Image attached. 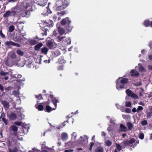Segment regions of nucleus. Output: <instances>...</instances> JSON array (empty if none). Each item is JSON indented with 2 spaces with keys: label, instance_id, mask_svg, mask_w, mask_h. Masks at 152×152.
I'll list each match as a JSON object with an SVG mask.
<instances>
[{
  "label": "nucleus",
  "instance_id": "f257e3e1",
  "mask_svg": "<svg viewBox=\"0 0 152 152\" xmlns=\"http://www.w3.org/2000/svg\"><path fill=\"white\" fill-rule=\"evenodd\" d=\"M136 140L135 139L132 138L129 140H126L123 141V145L124 147L130 146L131 147H133V148H134L139 143V140L136 142Z\"/></svg>",
  "mask_w": 152,
  "mask_h": 152
},
{
  "label": "nucleus",
  "instance_id": "f03ea898",
  "mask_svg": "<svg viewBox=\"0 0 152 152\" xmlns=\"http://www.w3.org/2000/svg\"><path fill=\"white\" fill-rule=\"evenodd\" d=\"M68 5V4L67 1L64 0V1L61 0H58L57 1L56 7L57 10L59 11L63 10Z\"/></svg>",
  "mask_w": 152,
  "mask_h": 152
},
{
  "label": "nucleus",
  "instance_id": "7ed1b4c3",
  "mask_svg": "<svg viewBox=\"0 0 152 152\" xmlns=\"http://www.w3.org/2000/svg\"><path fill=\"white\" fill-rule=\"evenodd\" d=\"M50 97L52 99L54 105H55V107L53 108L48 105H46L45 111L48 113H50L51 111L53 110H55L56 109L57 105V103L58 102V100L56 99L55 97H53V95H50Z\"/></svg>",
  "mask_w": 152,
  "mask_h": 152
},
{
  "label": "nucleus",
  "instance_id": "20e7f679",
  "mask_svg": "<svg viewBox=\"0 0 152 152\" xmlns=\"http://www.w3.org/2000/svg\"><path fill=\"white\" fill-rule=\"evenodd\" d=\"M119 78H118V80H117V84L116 85V88L119 90L124 88V86L121 85V83L122 84H126L129 82V80L127 78L125 77L122 79L120 81H119Z\"/></svg>",
  "mask_w": 152,
  "mask_h": 152
},
{
  "label": "nucleus",
  "instance_id": "39448f33",
  "mask_svg": "<svg viewBox=\"0 0 152 152\" xmlns=\"http://www.w3.org/2000/svg\"><path fill=\"white\" fill-rule=\"evenodd\" d=\"M20 12V11L16 12V10H12L11 11H8L6 12L4 15L3 17L5 18H7L10 15H16L18 14V13Z\"/></svg>",
  "mask_w": 152,
  "mask_h": 152
},
{
  "label": "nucleus",
  "instance_id": "423d86ee",
  "mask_svg": "<svg viewBox=\"0 0 152 152\" xmlns=\"http://www.w3.org/2000/svg\"><path fill=\"white\" fill-rule=\"evenodd\" d=\"M126 92L127 95L129 97H132L135 99L138 98V96L136 94L133 93L132 91L129 89H126Z\"/></svg>",
  "mask_w": 152,
  "mask_h": 152
},
{
  "label": "nucleus",
  "instance_id": "0eeeda50",
  "mask_svg": "<svg viewBox=\"0 0 152 152\" xmlns=\"http://www.w3.org/2000/svg\"><path fill=\"white\" fill-rule=\"evenodd\" d=\"M79 143L80 144H85L88 142V137L87 136H81L78 140Z\"/></svg>",
  "mask_w": 152,
  "mask_h": 152
},
{
  "label": "nucleus",
  "instance_id": "6e6552de",
  "mask_svg": "<svg viewBox=\"0 0 152 152\" xmlns=\"http://www.w3.org/2000/svg\"><path fill=\"white\" fill-rule=\"evenodd\" d=\"M44 143L42 145V151L40 152H51L53 150V149L51 148H49L45 145V142H44Z\"/></svg>",
  "mask_w": 152,
  "mask_h": 152
},
{
  "label": "nucleus",
  "instance_id": "1a4fd4ad",
  "mask_svg": "<svg viewBox=\"0 0 152 152\" xmlns=\"http://www.w3.org/2000/svg\"><path fill=\"white\" fill-rule=\"evenodd\" d=\"M57 28L58 30V32L59 34L63 35L66 34L65 30L63 28L60 27V24L57 23L56 25Z\"/></svg>",
  "mask_w": 152,
  "mask_h": 152
},
{
  "label": "nucleus",
  "instance_id": "9d476101",
  "mask_svg": "<svg viewBox=\"0 0 152 152\" xmlns=\"http://www.w3.org/2000/svg\"><path fill=\"white\" fill-rule=\"evenodd\" d=\"M130 75L132 77H137L139 76L140 73L135 69H133L130 72Z\"/></svg>",
  "mask_w": 152,
  "mask_h": 152
},
{
  "label": "nucleus",
  "instance_id": "9b49d317",
  "mask_svg": "<svg viewBox=\"0 0 152 152\" xmlns=\"http://www.w3.org/2000/svg\"><path fill=\"white\" fill-rule=\"evenodd\" d=\"M71 22V21L69 20L68 17L62 19L61 21V24L63 26L66 23H67L69 25Z\"/></svg>",
  "mask_w": 152,
  "mask_h": 152
},
{
  "label": "nucleus",
  "instance_id": "f8f14e48",
  "mask_svg": "<svg viewBox=\"0 0 152 152\" xmlns=\"http://www.w3.org/2000/svg\"><path fill=\"white\" fill-rule=\"evenodd\" d=\"M0 75L2 76H4V77L3 78L5 80H7L9 79V77L8 75H9V72H4L3 71H1L0 72Z\"/></svg>",
  "mask_w": 152,
  "mask_h": 152
},
{
  "label": "nucleus",
  "instance_id": "ddd939ff",
  "mask_svg": "<svg viewBox=\"0 0 152 152\" xmlns=\"http://www.w3.org/2000/svg\"><path fill=\"white\" fill-rule=\"evenodd\" d=\"M26 34H20L19 36L17 39L15 38L14 40L16 42H18L21 40H26V38L23 37Z\"/></svg>",
  "mask_w": 152,
  "mask_h": 152
},
{
  "label": "nucleus",
  "instance_id": "4468645a",
  "mask_svg": "<svg viewBox=\"0 0 152 152\" xmlns=\"http://www.w3.org/2000/svg\"><path fill=\"white\" fill-rule=\"evenodd\" d=\"M9 129L10 132H16L18 131V128L15 125H12L10 127Z\"/></svg>",
  "mask_w": 152,
  "mask_h": 152
},
{
  "label": "nucleus",
  "instance_id": "2eb2a0df",
  "mask_svg": "<svg viewBox=\"0 0 152 152\" xmlns=\"http://www.w3.org/2000/svg\"><path fill=\"white\" fill-rule=\"evenodd\" d=\"M9 118L10 120H13L16 119L17 116L13 112H12L10 114L8 115Z\"/></svg>",
  "mask_w": 152,
  "mask_h": 152
},
{
  "label": "nucleus",
  "instance_id": "dca6fc26",
  "mask_svg": "<svg viewBox=\"0 0 152 152\" xmlns=\"http://www.w3.org/2000/svg\"><path fill=\"white\" fill-rule=\"evenodd\" d=\"M120 131L124 132H127L128 131V128L122 124L120 125Z\"/></svg>",
  "mask_w": 152,
  "mask_h": 152
},
{
  "label": "nucleus",
  "instance_id": "f3484780",
  "mask_svg": "<svg viewBox=\"0 0 152 152\" xmlns=\"http://www.w3.org/2000/svg\"><path fill=\"white\" fill-rule=\"evenodd\" d=\"M61 138L63 140H66L68 138V135L67 133L63 132L61 134Z\"/></svg>",
  "mask_w": 152,
  "mask_h": 152
},
{
  "label": "nucleus",
  "instance_id": "a211bd4d",
  "mask_svg": "<svg viewBox=\"0 0 152 152\" xmlns=\"http://www.w3.org/2000/svg\"><path fill=\"white\" fill-rule=\"evenodd\" d=\"M63 41L66 43L63 45V46L65 47L66 45H70L71 43V40L69 38H66Z\"/></svg>",
  "mask_w": 152,
  "mask_h": 152
},
{
  "label": "nucleus",
  "instance_id": "6ab92c4d",
  "mask_svg": "<svg viewBox=\"0 0 152 152\" xmlns=\"http://www.w3.org/2000/svg\"><path fill=\"white\" fill-rule=\"evenodd\" d=\"M62 35H60L58 36L56 38V40L58 42H60L64 38L66 37L65 36H62Z\"/></svg>",
  "mask_w": 152,
  "mask_h": 152
},
{
  "label": "nucleus",
  "instance_id": "aec40b11",
  "mask_svg": "<svg viewBox=\"0 0 152 152\" xmlns=\"http://www.w3.org/2000/svg\"><path fill=\"white\" fill-rule=\"evenodd\" d=\"M29 43L32 45H34L38 42V39H31L29 41Z\"/></svg>",
  "mask_w": 152,
  "mask_h": 152
},
{
  "label": "nucleus",
  "instance_id": "412c9836",
  "mask_svg": "<svg viewBox=\"0 0 152 152\" xmlns=\"http://www.w3.org/2000/svg\"><path fill=\"white\" fill-rule=\"evenodd\" d=\"M47 45L50 49L53 48V42L50 40L48 41L46 43Z\"/></svg>",
  "mask_w": 152,
  "mask_h": 152
},
{
  "label": "nucleus",
  "instance_id": "4be33fe9",
  "mask_svg": "<svg viewBox=\"0 0 152 152\" xmlns=\"http://www.w3.org/2000/svg\"><path fill=\"white\" fill-rule=\"evenodd\" d=\"M151 22L149 20H146L144 22L143 25L146 27L150 26Z\"/></svg>",
  "mask_w": 152,
  "mask_h": 152
},
{
  "label": "nucleus",
  "instance_id": "5701e85b",
  "mask_svg": "<svg viewBox=\"0 0 152 152\" xmlns=\"http://www.w3.org/2000/svg\"><path fill=\"white\" fill-rule=\"evenodd\" d=\"M31 7L30 4L27 3L26 4L25 7L24 8L23 10L25 11L26 10L28 11H30L31 10Z\"/></svg>",
  "mask_w": 152,
  "mask_h": 152
},
{
  "label": "nucleus",
  "instance_id": "b1692460",
  "mask_svg": "<svg viewBox=\"0 0 152 152\" xmlns=\"http://www.w3.org/2000/svg\"><path fill=\"white\" fill-rule=\"evenodd\" d=\"M34 62L32 59L29 60L28 64L27 65V67L29 68L34 67Z\"/></svg>",
  "mask_w": 152,
  "mask_h": 152
},
{
  "label": "nucleus",
  "instance_id": "393cba45",
  "mask_svg": "<svg viewBox=\"0 0 152 152\" xmlns=\"http://www.w3.org/2000/svg\"><path fill=\"white\" fill-rule=\"evenodd\" d=\"M41 50L42 54H43L45 55H46L47 53L48 52V50L47 48L44 47L41 49Z\"/></svg>",
  "mask_w": 152,
  "mask_h": 152
},
{
  "label": "nucleus",
  "instance_id": "a878e982",
  "mask_svg": "<svg viewBox=\"0 0 152 152\" xmlns=\"http://www.w3.org/2000/svg\"><path fill=\"white\" fill-rule=\"evenodd\" d=\"M126 125L128 127V130H131L133 127L134 125L130 122H128L126 123Z\"/></svg>",
  "mask_w": 152,
  "mask_h": 152
},
{
  "label": "nucleus",
  "instance_id": "bb28decb",
  "mask_svg": "<svg viewBox=\"0 0 152 152\" xmlns=\"http://www.w3.org/2000/svg\"><path fill=\"white\" fill-rule=\"evenodd\" d=\"M2 104L4 106V108L5 109H8L9 107V103L6 101H2Z\"/></svg>",
  "mask_w": 152,
  "mask_h": 152
},
{
  "label": "nucleus",
  "instance_id": "cd10ccee",
  "mask_svg": "<svg viewBox=\"0 0 152 152\" xmlns=\"http://www.w3.org/2000/svg\"><path fill=\"white\" fill-rule=\"evenodd\" d=\"M9 56L12 59L16 58V56L14 52H10L8 53Z\"/></svg>",
  "mask_w": 152,
  "mask_h": 152
},
{
  "label": "nucleus",
  "instance_id": "c85d7f7f",
  "mask_svg": "<svg viewBox=\"0 0 152 152\" xmlns=\"http://www.w3.org/2000/svg\"><path fill=\"white\" fill-rule=\"evenodd\" d=\"M35 107L39 111L42 110L43 109V106L41 104H40L38 105L36 104L35 105Z\"/></svg>",
  "mask_w": 152,
  "mask_h": 152
},
{
  "label": "nucleus",
  "instance_id": "c756f323",
  "mask_svg": "<svg viewBox=\"0 0 152 152\" xmlns=\"http://www.w3.org/2000/svg\"><path fill=\"white\" fill-rule=\"evenodd\" d=\"M45 26H53V22L52 20H50L49 23L45 22Z\"/></svg>",
  "mask_w": 152,
  "mask_h": 152
},
{
  "label": "nucleus",
  "instance_id": "7c9ffc66",
  "mask_svg": "<svg viewBox=\"0 0 152 152\" xmlns=\"http://www.w3.org/2000/svg\"><path fill=\"white\" fill-rule=\"evenodd\" d=\"M58 62L60 64H62L65 63L66 61L64 60L63 57H61L59 58Z\"/></svg>",
  "mask_w": 152,
  "mask_h": 152
},
{
  "label": "nucleus",
  "instance_id": "2f4dec72",
  "mask_svg": "<svg viewBox=\"0 0 152 152\" xmlns=\"http://www.w3.org/2000/svg\"><path fill=\"white\" fill-rule=\"evenodd\" d=\"M42 45H43L41 43L37 44L35 46V50H38Z\"/></svg>",
  "mask_w": 152,
  "mask_h": 152
},
{
  "label": "nucleus",
  "instance_id": "473e14b6",
  "mask_svg": "<svg viewBox=\"0 0 152 152\" xmlns=\"http://www.w3.org/2000/svg\"><path fill=\"white\" fill-rule=\"evenodd\" d=\"M66 122H68L67 121H65L63 123L61 124H60V125H58L56 127V128L58 129H61V128H62L64 126L66 125L65 123H66Z\"/></svg>",
  "mask_w": 152,
  "mask_h": 152
},
{
  "label": "nucleus",
  "instance_id": "72a5a7b5",
  "mask_svg": "<svg viewBox=\"0 0 152 152\" xmlns=\"http://www.w3.org/2000/svg\"><path fill=\"white\" fill-rule=\"evenodd\" d=\"M103 148L101 147H99L96 149V152H103Z\"/></svg>",
  "mask_w": 152,
  "mask_h": 152
},
{
  "label": "nucleus",
  "instance_id": "f704fd0d",
  "mask_svg": "<svg viewBox=\"0 0 152 152\" xmlns=\"http://www.w3.org/2000/svg\"><path fill=\"white\" fill-rule=\"evenodd\" d=\"M17 53L20 56H22L24 54L23 52L20 49H18L16 50Z\"/></svg>",
  "mask_w": 152,
  "mask_h": 152
},
{
  "label": "nucleus",
  "instance_id": "c9c22d12",
  "mask_svg": "<svg viewBox=\"0 0 152 152\" xmlns=\"http://www.w3.org/2000/svg\"><path fill=\"white\" fill-rule=\"evenodd\" d=\"M77 135V134L76 132H73V133L71 134L72 140H76Z\"/></svg>",
  "mask_w": 152,
  "mask_h": 152
},
{
  "label": "nucleus",
  "instance_id": "e433bc0d",
  "mask_svg": "<svg viewBox=\"0 0 152 152\" xmlns=\"http://www.w3.org/2000/svg\"><path fill=\"white\" fill-rule=\"evenodd\" d=\"M66 14V12L65 11H62L59 12H58L57 14L59 15H64Z\"/></svg>",
  "mask_w": 152,
  "mask_h": 152
},
{
  "label": "nucleus",
  "instance_id": "4c0bfd02",
  "mask_svg": "<svg viewBox=\"0 0 152 152\" xmlns=\"http://www.w3.org/2000/svg\"><path fill=\"white\" fill-rule=\"evenodd\" d=\"M13 42L12 41H7L5 43V44L6 45H7V46H9L10 45H13Z\"/></svg>",
  "mask_w": 152,
  "mask_h": 152
},
{
  "label": "nucleus",
  "instance_id": "58836bf2",
  "mask_svg": "<svg viewBox=\"0 0 152 152\" xmlns=\"http://www.w3.org/2000/svg\"><path fill=\"white\" fill-rule=\"evenodd\" d=\"M53 54L54 56H57L60 54V52L59 50H57L53 53Z\"/></svg>",
  "mask_w": 152,
  "mask_h": 152
},
{
  "label": "nucleus",
  "instance_id": "ea45409f",
  "mask_svg": "<svg viewBox=\"0 0 152 152\" xmlns=\"http://www.w3.org/2000/svg\"><path fill=\"white\" fill-rule=\"evenodd\" d=\"M105 144L107 146H110L112 145V142L109 140H107L105 142Z\"/></svg>",
  "mask_w": 152,
  "mask_h": 152
},
{
  "label": "nucleus",
  "instance_id": "a19ab883",
  "mask_svg": "<svg viewBox=\"0 0 152 152\" xmlns=\"http://www.w3.org/2000/svg\"><path fill=\"white\" fill-rule=\"evenodd\" d=\"M125 103V106L126 107H131V103L130 102H126Z\"/></svg>",
  "mask_w": 152,
  "mask_h": 152
},
{
  "label": "nucleus",
  "instance_id": "79ce46f5",
  "mask_svg": "<svg viewBox=\"0 0 152 152\" xmlns=\"http://www.w3.org/2000/svg\"><path fill=\"white\" fill-rule=\"evenodd\" d=\"M14 26L13 25H11L9 27V31L11 32L14 31Z\"/></svg>",
  "mask_w": 152,
  "mask_h": 152
},
{
  "label": "nucleus",
  "instance_id": "37998d69",
  "mask_svg": "<svg viewBox=\"0 0 152 152\" xmlns=\"http://www.w3.org/2000/svg\"><path fill=\"white\" fill-rule=\"evenodd\" d=\"M58 34L57 30H54L52 33V36L53 37H56Z\"/></svg>",
  "mask_w": 152,
  "mask_h": 152
},
{
  "label": "nucleus",
  "instance_id": "c03bdc74",
  "mask_svg": "<svg viewBox=\"0 0 152 152\" xmlns=\"http://www.w3.org/2000/svg\"><path fill=\"white\" fill-rule=\"evenodd\" d=\"M142 83L141 82H137L135 83H134L133 85L135 86H140L142 85Z\"/></svg>",
  "mask_w": 152,
  "mask_h": 152
},
{
  "label": "nucleus",
  "instance_id": "a18cd8bd",
  "mask_svg": "<svg viewBox=\"0 0 152 152\" xmlns=\"http://www.w3.org/2000/svg\"><path fill=\"white\" fill-rule=\"evenodd\" d=\"M141 124L142 126H145L148 124V122L147 121L144 120L142 121L141 122Z\"/></svg>",
  "mask_w": 152,
  "mask_h": 152
},
{
  "label": "nucleus",
  "instance_id": "49530a36",
  "mask_svg": "<svg viewBox=\"0 0 152 152\" xmlns=\"http://www.w3.org/2000/svg\"><path fill=\"white\" fill-rule=\"evenodd\" d=\"M144 135L143 133H140L139 135V137L141 140H143L144 138Z\"/></svg>",
  "mask_w": 152,
  "mask_h": 152
},
{
  "label": "nucleus",
  "instance_id": "de8ad7c7",
  "mask_svg": "<svg viewBox=\"0 0 152 152\" xmlns=\"http://www.w3.org/2000/svg\"><path fill=\"white\" fill-rule=\"evenodd\" d=\"M116 148L119 151H121L122 148L121 146L119 144H116Z\"/></svg>",
  "mask_w": 152,
  "mask_h": 152
},
{
  "label": "nucleus",
  "instance_id": "09e8293b",
  "mask_svg": "<svg viewBox=\"0 0 152 152\" xmlns=\"http://www.w3.org/2000/svg\"><path fill=\"white\" fill-rule=\"evenodd\" d=\"M146 114L147 115V118H150L152 116V113L151 112H147Z\"/></svg>",
  "mask_w": 152,
  "mask_h": 152
},
{
  "label": "nucleus",
  "instance_id": "8fccbe9b",
  "mask_svg": "<svg viewBox=\"0 0 152 152\" xmlns=\"http://www.w3.org/2000/svg\"><path fill=\"white\" fill-rule=\"evenodd\" d=\"M143 109V107L141 106H139L137 109V113H139L140 111L142 110Z\"/></svg>",
  "mask_w": 152,
  "mask_h": 152
},
{
  "label": "nucleus",
  "instance_id": "3c124183",
  "mask_svg": "<svg viewBox=\"0 0 152 152\" xmlns=\"http://www.w3.org/2000/svg\"><path fill=\"white\" fill-rule=\"evenodd\" d=\"M22 123L20 121H16L14 122V124L17 126H20L22 125Z\"/></svg>",
  "mask_w": 152,
  "mask_h": 152
},
{
  "label": "nucleus",
  "instance_id": "603ef678",
  "mask_svg": "<svg viewBox=\"0 0 152 152\" xmlns=\"http://www.w3.org/2000/svg\"><path fill=\"white\" fill-rule=\"evenodd\" d=\"M125 112L127 113H131V110L129 108H126L125 110Z\"/></svg>",
  "mask_w": 152,
  "mask_h": 152
},
{
  "label": "nucleus",
  "instance_id": "864d4df0",
  "mask_svg": "<svg viewBox=\"0 0 152 152\" xmlns=\"http://www.w3.org/2000/svg\"><path fill=\"white\" fill-rule=\"evenodd\" d=\"M0 35L3 38H4L5 37V36L2 33L1 30H0Z\"/></svg>",
  "mask_w": 152,
  "mask_h": 152
},
{
  "label": "nucleus",
  "instance_id": "5fc2aeb1",
  "mask_svg": "<svg viewBox=\"0 0 152 152\" xmlns=\"http://www.w3.org/2000/svg\"><path fill=\"white\" fill-rule=\"evenodd\" d=\"M94 145V142H91L90 143V148H89L90 150V151L91 150L92 148Z\"/></svg>",
  "mask_w": 152,
  "mask_h": 152
},
{
  "label": "nucleus",
  "instance_id": "6e6d98bb",
  "mask_svg": "<svg viewBox=\"0 0 152 152\" xmlns=\"http://www.w3.org/2000/svg\"><path fill=\"white\" fill-rule=\"evenodd\" d=\"M12 89V87L11 86H8L5 88V90L6 91H9Z\"/></svg>",
  "mask_w": 152,
  "mask_h": 152
},
{
  "label": "nucleus",
  "instance_id": "4d7b16f0",
  "mask_svg": "<svg viewBox=\"0 0 152 152\" xmlns=\"http://www.w3.org/2000/svg\"><path fill=\"white\" fill-rule=\"evenodd\" d=\"M2 121L4 123L7 125V120L4 118H2Z\"/></svg>",
  "mask_w": 152,
  "mask_h": 152
},
{
  "label": "nucleus",
  "instance_id": "13d9d810",
  "mask_svg": "<svg viewBox=\"0 0 152 152\" xmlns=\"http://www.w3.org/2000/svg\"><path fill=\"white\" fill-rule=\"evenodd\" d=\"M36 98L38 99H41L42 98L41 94H39V96L36 95Z\"/></svg>",
  "mask_w": 152,
  "mask_h": 152
},
{
  "label": "nucleus",
  "instance_id": "bf43d9fd",
  "mask_svg": "<svg viewBox=\"0 0 152 152\" xmlns=\"http://www.w3.org/2000/svg\"><path fill=\"white\" fill-rule=\"evenodd\" d=\"M15 136H16L18 139L20 140H22L23 139V138L21 137L19 138L18 133H15Z\"/></svg>",
  "mask_w": 152,
  "mask_h": 152
},
{
  "label": "nucleus",
  "instance_id": "052dcab7",
  "mask_svg": "<svg viewBox=\"0 0 152 152\" xmlns=\"http://www.w3.org/2000/svg\"><path fill=\"white\" fill-rule=\"evenodd\" d=\"M13 45L16 46H17L18 47H20V45L18 43H15L14 42H13Z\"/></svg>",
  "mask_w": 152,
  "mask_h": 152
},
{
  "label": "nucleus",
  "instance_id": "680f3d73",
  "mask_svg": "<svg viewBox=\"0 0 152 152\" xmlns=\"http://www.w3.org/2000/svg\"><path fill=\"white\" fill-rule=\"evenodd\" d=\"M132 111L134 113H136V112H137V109L136 110V108L135 107H134L132 109Z\"/></svg>",
  "mask_w": 152,
  "mask_h": 152
},
{
  "label": "nucleus",
  "instance_id": "e2e57ef3",
  "mask_svg": "<svg viewBox=\"0 0 152 152\" xmlns=\"http://www.w3.org/2000/svg\"><path fill=\"white\" fill-rule=\"evenodd\" d=\"M46 2H44L42 4L41 3L39 2L38 3V4L39 5L41 6H44L46 4Z\"/></svg>",
  "mask_w": 152,
  "mask_h": 152
},
{
  "label": "nucleus",
  "instance_id": "0e129e2a",
  "mask_svg": "<svg viewBox=\"0 0 152 152\" xmlns=\"http://www.w3.org/2000/svg\"><path fill=\"white\" fill-rule=\"evenodd\" d=\"M0 90L1 92H3L4 91L3 87L1 84H0Z\"/></svg>",
  "mask_w": 152,
  "mask_h": 152
},
{
  "label": "nucleus",
  "instance_id": "69168bd1",
  "mask_svg": "<svg viewBox=\"0 0 152 152\" xmlns=\"http://www.w3.org/2000/svg\"><path fill=\"white\" fill-rule=\"evenodd\" d=\"M58 68L59 70H62L63 69V67L62 66H60L58 67Z\"/></svg>",
  "mask_w": 152,
  "mask_h": 152
},
{
  "label": "nucleus",
  "instance_id": "338daca9",
  "mask_svg": "<svg viewBox=\"0 0 152 152\" xmlns=\"http://www.w3.org/2000/svg\"><path fill=\"white\" fill-rule=\"evenodd\" d=\"M148 58L150 60H152V54L148 55Z\"/></svg>",
  "mask_w": 152,
  "mask_h": 152
},
{
  "label": "nucleus",
  "instance_id": "774afa93",
  "mask_svg": "<svg viewBox=\"0 0 152 152\" xmlns=\"http://www.w3.org/2000/svg\"><path fill=\"white\" fill-rule=\"evenodd\" d=\"M73 151V150H65L64 151V152H72Z\"/></svg>",
  "mask_w": 152,
  "mask_h": 152
}]
</instances>
